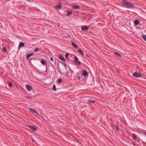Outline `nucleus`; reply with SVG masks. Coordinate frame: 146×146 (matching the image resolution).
<instances>
[{"mask_svg":"<svg viewBox=\"0 0 146 146\" xmlns=\"http://www.w3.org/2000/svg\"><path fill=\"white\" fill-rule=\"evenodd\" d=\"M142 74L137 72H135L133 74V76L135 77L139 78L141 76Z\"/></svg>","mask_w":146,"mask_h":146,"instance_id":"f257e3e1","label":"nucleus"},{"mask_svg":"<svg viewBox=\"0 0 146 146\" xmlns=\"http://www.w3.org/2000/svg\"><path fill=\"white\" fill-rule=\"evenodd\" d=\"M75 62L76 65L80 66L81 65L80 62L78 60V58L76 56H75Z\"/></svg>","mask_w":146,"mask_h":146,"instance_id":"f03ea898","label":"nucleus"},{"mask_svg":"<svg viewBox=\"0 0 146 146\" xmlns=\"http://www.w3.org/2000/svg\"><path fill=\"white\" fill-rule=\"evenodd\" d=\"M26 88L28 91H30L32 90V87L29 84L25 85Z\"/></svg>","mask_w":146,"mask_h":146,"instance_id":"7ed1b4c3","label":"nucleus"},{"mask_svg":"<svg viewBox=\"0 0 146 146\" xmlns=\"http://www.w3.org/2000/svg\"><path fill=\"white\" fill-rule=\"evenodd\" d=\"M88 27L86 26H83L82 27L81 29L82 31H86L88 30Z\"/></svg>","mask_w":146,"mask_h":146,"instance_id":"20e7f679","label":"nucleus"},{"mask_svg":"<svg viewBox=\"0 0 146 146\" xmlns=\"http://www.w3.org/2000/svg\"><path fill=\"white\" fill-rule=\"evenodd\" d=\"M58 58L60 59L63 61L64 62L66 61V59L65 58L62 56V55L61 54H60L58 56Z\"/></svg>","mask_w":146,"mask_h":146,"instance_id":"39448f33","label":"nucleus"},{"mask_svg":"<svg viewBox=\"0 0 146 146\" xmlns=\"http://www.w3.org/2000/svg\"><path fill=\"white\" fill-rule=\"evenodd\" d=\"M55 7L57 9H61L62 7L60 3H58V4L56 5Z\"/></svg>","mask_w":146,"mask_h":146,"instance_id":"423d86ee","label":"nucleus"},{"mask_svg":"<svg viewBox=\"0 0 146 146\" xmlns=\"http://www.w3.org/2000/svg\"><path fill=\"white\" fill-rule=\"evenodd\" d=\"M34 53L33 52H32L31 53L28 54L26 56V59L28 60L31 56H33L34 55Z\"/></svg>","mask_w":146,"mask_h":146,"instance_id":"0eeeda50","label":"nucleus"},{"mask_svg":"<svg viewBox=\"0 0 146 146\" xmlns=\"http://www.w3.org/2000/svg\"><path fill=\"white\" fill-rule=\"evenodd\" d=\"M29 127L32 130V131H36L37 130L36 128L34 126L30 125Z\"/></svg>","mask_w":146,"mask_h":146,"instance_id":"6e6552de","label":"nucleus"},{"mask_svg":"<svg viewBox=\"0 0 146 146\" xmlns=\"http://www.w3.org/2000/svg\"><path fill=\"white\" fill-rule=\"evenodd\" d=\"M126 6L127 8H132L134 7L133 5L132 4L129 3V2L128 5H126Z\"/></svg>","mask_w":146,"mask_h":146,"instance_id":"1a4fd4ad","label":"nucleus"},{"mask_svg":"<svg viewBox=\"0 0 146 146\" xmlns=\"http://www.w3.org/2000/svg\"><path fill=\"white\" fill-rule=\"evenodd\" d=\"M25 45L23 42H20L19 46V48H20L22 47H24Z\"/></svg>","mask_w":146,"mask_h":146,"instance_id":"9d476101","label":"nucleus"},{"mask_svg":"<svg viewBox=\"0 0 146 146\" xmlns=\"http://www.w3.org/2000/svg\"><path fill=\"white\" fill-rule=\"evenodd\" d=\"M82 75L84 76H86L88 75L87 71L85 70H83L82 72Z\"/></svg>","mask_w":146,"mask_h":146,"instance_id":"9b49d317","label":"nucleus"},{"mask_svg":"<svg viewBox=\"0 0 146 146\" xmlns=\"http://www.w3.org/2000/svg\"><path fill=\"white\" fill-rule=\"evenodd\" d=\"M30 110L31 112L32 113H34L37 114H38L37 112L33 108H30Z\"/></svg>","mask_w":146,"mask_h":146,"instance_id":"f8f14e48","label":"nucleus"},{"mask_svg":"<svg viewBox=\"0 0 146 146\" xmlns=\"http://www.w3.org/2000/svg\"><path fill=\"white\" fill-rule=\"evenodd\" d=\"M122 2L123 5L126 6L127 5H128V3L129 2L125 0H122Z\"/></svg>","mask_w":146,"mask_h":146,"instance_id":"ddd939ff","label":"nucleus"},{"mask_svg":"<svg viewBox=\"0 0 146 146\" xmlns=\"http://www.w3.org/2000/svg\"><path fill=\"white\" fill-rule=\"evenodd\" d=\"M72 8L74 9H80V7L79 6L77 5H75L72 7Z\"/></svg>","mask_w":146,"mask_h":146,"instance_id":"4468645a","label":"nucleus"},{"mask_svg":"<svg viewBox=\"0 0 146 146\" xmlns=\"http://www.w3.org/2000/svg\"><path fill=\"white\" fill-rule=\"evenodd\" d=\"M40 62L43 65H45L46 64V61L44 59H42L41 61H40Z\"/></svg>","mask_w":146,"mask_h":146,"instance_id":"2eb2a0df","label":"nucleus"},{"mask_svg":"<svg viewBox=\"0 0 146 146\" xmlns=\"http://www.w3.org/2000/svg\"><path fill=\"white\" fill-rule=\"evenodd\" d=\"M72 46L73 47L77 49L78 48V46L76 44H75L73 42H72Z\"/></svg>","mask_w":146,"mask_h":146,"instance_id":"dca6fc26","label":"nucleus"},{"mask_svg":"<svg viewBox=\"0 0 146 146\" xmlns=\"http://www.w3.org/2000/svg\"><path fill=\"white\" fill-rule=\"evenodd\" d=\"M134 23L135 25H137L139 23V21L138 20H136L135 21Z\"/></svg>","mask_w":146,"mask_h":146,"instance_id":"f3484780","label":"nucleus"},{"mask_svg":"<svg viewBox=\"0 0 146 146\" xmlns=\"http://www.w3.org/2000/svg\"><path fill=\"white\" fill-rule=\"evenodd\" d=\"M78 52L79 54H81L82 55H84V53L80 49H78Z\"/></svg>","mask_w":146,"mask_h":146,"instance_id":"a211bd4d","label":"nucleus"},{"mask_svg":"<svg viewBox=\"0 0 146 146\" xmlns=\"http://www.w3.org/2000/svg\"><path fill=\"white\" fill-rule=\"evenodd\" d=\"M133 139L135 140H137V136L135 134H133Z\"/></svg>","mask_w":146,"mask_h":146,"instance_id":"6ab92c4d","label":"nucleus"},{"mask_svg":"<svg viewBox=\"0 0 146 146\" xmlns=\"http://www.w3.org/2000/svg\"><path fill=\"white\" fill-rule=\"evenodd\" d=\"M142 36L143 37V40L146 41V35H142Z\"/></svg>","mask_w":146,"mask_h":146,"instance_id":"aec40b11","label":"nucleus"},{"mask_svg":"<svg viewBox=\"0 0 146 146\" xmlns=\"http://www.w3.org/2000/svg\"><path fill=\"white\" fill-rule=\"evenodd\" d=\"M114 54L117 55V56L118 57H119L120 58L121 56L120 54L119 53L117 52H114Z\"/></svg>","mask_w":146,"mask_h":146,"instance_id":"412c9836","label":"nucleus"},{"mask_svg":"<svg viewBox=\"0 0 146 146\" xmlns=\"http://www.w3.org/2000/svg\"><path fill=\"white\" fill-rule=\"evenodd\" d=\"M95 100H89V104H91L94 103L95 102Z\"/></svg>","mask_w":146,"mask_h":146,"instance_id":"4be33fe9","label":"nucleus"},{"mask_svg":"<svg viewBox=\"0 0 146 146\" xmlns=\"http://www.w3.org/2000/svg\"><path fill=\"white\" fill-rule=\"evenodd\" d=\"M72 13V12L71 11H68L67 13V16H69Z\"/></svg>","mask_w":146,"mask_h":146,"instance_id":"5701e85b","label":"nucleus"},{"mask_svg":"<svg viewBox=\"0 0 146 146\" xmlns=\"http://www.w3.org/2000/svg\"><path fill=\"white\" fill-rule=\"evenodd\" d=\"M40 48H36L34 50V51L36 52L38 51H40Z\"/></svg>","mask_w":146,"mask_h":146,"instance_id":"b1692460","label":"nucleus"},{"mask_svg":"<svg viewBox=\"0 0 146 146\" xmlns=\"http://www.w3.org/2000/svg\"><path fill=\"white\" fill-rule=\"evenodd\" d=\"M62 80L61 78H59V79H58V83H60L61 82Z\"/></svg>","mask_w":146,"mask_h":146,"instance_id":"393cba45","label":"nucleus"},{"mask_svg":"<svg viewBox=\"0 0 146 146\" xmlns=\"http://www.w3.org/2000/svg\"><path fill=\"white\" fill-rule=\"evenodd\" d=\"M9 86L10 87H11L12 86V84L10 82H9Z\"/></svg>","mask_w":146,"mask_h":146,"instance_id":"a878e982","label":"nucleus"},{"mask_svg":"<svg viewBox=\"0 0 146 146\" xmlns=\"http://www.w3.org/2000/svg\"><path fill=\"white\" fill-rule=\"evenodd\" d=\"M53 89L55 91L56 90V89L55 85H54L53 86Z\"/></svg>","mask_w":146,"mask_h":146,"instance_id":"bb28decb","label":"nucleus"},{"mask_svg":"<svg viewBox=\"0 0 146 146\" xmlns=\"http://www.w3.org/2000/svg\"><path fill=\"white\" fill-rule=\"evenodd\" d=\"M26 98H28V99H32V97H31V96H27V97H26Z\"/></svg>","mask_w":146,"mask_h":146,"instance_id":"cd10ccee","label":"nucleus"},{"mask_svg":"<svg viewBox=\"0 0 146 146\" xmlns=\"http://www.w3.org/2000/svg\"><path fill=\"white\" fill-rule=\"evenodd\" d=\"M68 53H66L65 54L66 58L67 59L68 56Z\"/></svg>","mask_w":146,"mask_h":146,"instance_id":"c85d7f7f","label":"nucleus"},{"mask_svg":"<svg viewBox=\"0 0 146 146\" xmlns=\"http://www.w3.org/2000/svg\"><path fill=\"white\" fill-rule=\"evenodd\" d=\"M3 51L4 52H6V48L5 47H4L3 48Z\"/></svg>","mask_w":146,"mask_h":146,"instance_id":"c756f323","label":"nucleus"},{"mask_svg":"<svg viewBox=\"0 0 146 146\" xmlns=\"http://www.w3.org/2000/svg\"><path fill=\"white\" fill-rule=\"evenodd\" d=\"M26 1H27L29 2H33V0H25Z\"/></svg>","mask_w":146,"mask_h":146,"instance_id":"7c9ffc66","label":"nucleus"},{"mask_svg":"<svg viewBox=\"0 0 146 146\" xmlns=\"http://www.w3.org/2000/svg\"><path fill=\"white\" fill-rule=\"evenodd\" d=\"M116 129L118 131L119 130V128L118 126H117L116 127Z\"/></svg>","mask_w":146,"mask_h":146,"instance_id":"2f4dec72","label":"nucleus"},{"mask_svg":"<svg viewBox=\"0 0 146 146\" xmlns=\"http://www.w3.org/2000/svg\"><path fill=\"white\" fill-rule=\"evenodd\" d=\"M50 59L52 61V62L53 61V58L52 57H51L50 58Z\"/></svg>","mask_w":146,"mask_h":146,"instance_id":"473e14b6","label":"nucleus"},{"mask_svg":"<svg viewBox=\"0 0 146 146\" xmlns=\"http://www.w3.org/2000/svg\"><path fill=\"white\" fill-rule=\"evenodd\" d=\"M47 72V67L46 66V70L45 71V72Z\"/></svg>","mask_w":146,"mask_h":146,"instance_id":"72a5a7b5","label":"nucleus"},{"mask_svg":"<svg viewBox=\"0 0 146 146\" xmlns=\"http://www.w3.org/2000/svg\"><path fill=\"white\" fill-rule=\"evenodd\" d=\"M133 145H134V146H135V145H136V144H135V143H133Z\"/></svg>","mask_w":146,"mask_h":146,"instance_id":"f704fd0d","label":"nucleus"},{"mask_svg":"<svg viewBox=\"0 0 146 146\" xmlns=\"http://www.w3.org/2000/svg\"><path fill=\"white\" fill-rule=\"evenodd\" d=\"M144 135H145V136H146V132H144Z\"/></svg>","mask_w":146,"mask_h":146,"instance_id":"c9c22d12","label":"nucleus"}]
</instances>
